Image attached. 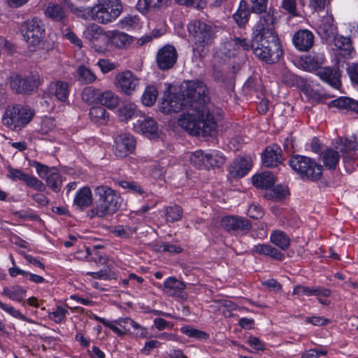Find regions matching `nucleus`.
Instances as JSON below:
<instances>
[{
	"label": "nucleus",
	"instance_id": "obj_1",
	"mask_svg": "<svg viewBox=\"0 0 358 358\" xmlns=\"http://www.w3.org/2000/svg\"><path fill=\"white\" fill-rule=\"evenodd\" d=\"M185 108L187 113L179 119L180 126L192 135H213L217 128L216 116L221 115V109L210 101L203 82H184L180 92L168 94L160 107L164 113H178Z\"/></svg>",
	"mask_w": 358,
	"mask_h": 358
},
{
	"label": "nucleus",
	"instance_id": "obj_2",
	"mask_svg": "<svg viewBox=\"0 0 358 358\" xmlns=\"http://www.w3.org/2000/svg\"><path fill=\"white\" fill-rule=\"evenodd\" d=\"M96 197V205L88 212V215L105 217L113 215L120 208L122 199L120 194L107 185H99L94 189Z\"/></svg>",
	"mask_w": 358,
	"mask_h": 358
},
{
	"label": "nucleus",
	"instance_id": "obj_3",
	"mask_svg": "<svg viewBox=\"0 0 358 358\" xmlns=\"http://www.w3.org/2000/svg\"><path fill=\"white\" fill-rule=\"evenodd\" d=\"M253 53L266 64L278 62L282 54L278 36H253Z\"/></svg>",
	"mask_w": 358,
	"mask_h": 358
},
{
	"label": "nucleus",
	"instance_id": "obj_4",
	"mask_svg": "<svg viewBox=\"0 0 358 358\" xmlns=\"http://www.w3.org/2000/svg\"><path fill=\"white\" fill-rule=\"evenodd\" d=\"M189 37L194 43L195 48L201 53H205L208 48L214 41L215 27L201 20L194 19L187 24Z\"/></svg>",
	"mask_w": 358,
	"mask_h": 358
},
{
	"label": "nucleus",
	"instance_id": "obj_5",
	"mask_svg": "<svg viewBox=\"0 0 358 358\" xmlns=\"http://www.w3.org/2000/svg\"><path fill=\"white\" fill-rule=\"evenodd\" d=\"M34 115L35 110L28 105L8 106L2 117V123L13 131H20L32 120Z\"/></svg>",
	"mask_w": 358,
	"mask_h": 358
},
{
	"label": "nucleus",
	"instance_id": "obj_6",
	"mask_svg": "<svg viewBox=\"0 0 358 358\" xmlns=\"http://www.w3.org/2000/svg\"><path fill=\"white\" fill-rule=\"evenodd\" d=\"M121 0H96L90 10L92 19L99 24H110L122 12Z\"/></svg>",
	"mask_w": 358,
	"mask_h": 358
},
{
	"label": "nucleus",
	"instance_id": "obj_7",
	"mask_svg": "<svg viewBox=\"0 0 358 358\" xmlns=\"http://www.w3.org/2000/svg\"><path fill=\"white\" fill-rule=\"evenodd\" d=\"M290 167L303 180L317 181L322 175V166L306 156L295 155L289 160Z\"/></svg>",
	"mask_w": 358,
	"mask_h": 358
},
{
	"label": "nucleus",
	"instance_id": "obj_8",
	"mask_svg": "<svg viewBox=\"0 0 358 358\" xmlns=\"http://www.w3.org/2000/svg\"><path fill=\"white\" fill-rule=\"evenodd\" d=\"M20 32L24 40L35 49L45 38V28L40 18L34 17L21 24Z\"/></svg>",
	"mask_w": 358,
	"mask_h": 358
},
{
	"label": "nucleus",
	"instance_id": "obj_9",
	"mask_svg": "<svg viewBox=\"0 0 358 358\" xmlns=\"http://www.w3.org/2000/svg\"><path fill=\"white\" fill-rule=\"evenodd\" d=\"M83 37L96 52L103 53L110 42V32H106L98 24H88L83 31Z\"/></svg>",
	"mask_w": 358,
	"mask_h": 358
},
{
	"label": "nucleus",
	"instance_id": "obj_10",
	"mask_svg": "<svg viewBox=\"0 0 358 358\" xmlns=\"http://www.w3.org/2000/svg\"><path fill=\"white\" fill-rule=\"evenodd\" d=\"M221 224L226 231L234 235H245L252 228V223L248 219L236 215L223 217Z\"/></svg>",
	"mask_w": 358,
	"mask_h": 358
},
{
	"label": "nucleus",
	"instance_id": "obj_11",
	"mask_svg": "<svg viewBox=\"0 0 358 358\" xmlns=\"http://www.w3.org/2000/svg\"><path fill=\"white\" fill-rule=\"evenodd\" d=\"M260 14L257 23L253 28V36H278L275 31L276 18L271 9L259 13Z\"/></svg>",
	"mask_w": 358,
	"mask_h": 358
},
{
	"label": "nucleus",
	"instance_id": "obj_12",
	"mask_svg": "<svg viewBox=\"0 0 358 358\" xmlns=\"http://www.w3.org/2000/svg\"><path fill=\"white\" fill-rule=\"evenodd\" d=\"M34 166L39 177L45 180L47 185L55 192H59L62 187V177L55 167H48L36 162Z\"/></svg>",
	"mask_w": 358,
	"mask_h": 358
},
{
	"label": "nucleus",
	"instance_id": "obj_13",
	"mask_svg": "<svg viewBox=\"0 0 358 358\" xmlns=\"http://www.w3.org/2000/svg\"><path fill=\"white\" fill-rule=\"evenodd\" d=\"M115 86L126 95H131L139 87V78L131 71L126 70L115 76Z\"/></svg>",
	"mask_w": 358,
	"mask_h": 358
},
{
	"label": "nucleus",
	"instance_id": "obj_14",
	"mask_svg": "<svg viewBox=\"0 0 358 358\" xmlns=\"http://www.w3.org/2000/svg\"><path fill=\"white\" fill-rule=\"evenodd\" d=\"M40 85L38 74H31L24 78L15 76L10 78V87L17 93L30 94L36 90Z\"/></svg>",
	"mask_w": 358,
	"mask_h": 358
},
{
	"label": "nucleus",
	"instance_id": "obj_15",
	"mask_svg": "<svg viewBox=\"0 0 358 358\" xmlns=\"http://www.w3.org/2000/svg\"><path fill=\"white\" fill-rule=\"evenodd\" d=\"M93 319L108 327L119 336H123L127 333L131 334V327L134 324V320L130 317H120L115 320L114 323L97 315H94Z\"/></svg>",
	"mask_w": 358,
	"mask_h": 358
},
{
	"label": "nucleus",
	"instance_id": "obj_16",
	"mask_svg": "<svg viewBox=\"0 0 358 358\" xmlns=\"http://www.w3.org/2000/svg\"><path fill=\"white\" fill-rule=\"evenodd\" d=\"M178 58L177 50L174 46L166 45L161 48L156 55V63L161 70H169L173 67Z\"/></svg>",
	"mask_w": 358,
	"mask_h": 358
},
{
	"label": "nucleus",
	"instance_id": "obj_17",
	"mask_svg": "<svg viewBox=\"0 0 358 358\" xmlns=\"http://www.w3.org/2000/svg\"><path fill=\"white\" fill-rule=\"evenodd\" d=\"M115 155L118 157H124L131 153L136 147V140L131 134H123L115 138Z\"/></svg>",
	"mask_w": 358,
	"mask_h": 358
},
{
	"label": "nucleus",
	"instance_id": "obj_18",
	"mask_svg": "<svg viewBox=\"0 0 358 358\" xmlns=\"http://www.w3.org/2000/svg\"><path fill=\"white\" fill-rule=\"evenodd\" d=\"M134 130L149 138H155L158 134V125L155 120L149 117H141L134 124Z\"/></svg>",
	"mask_w": 358,
	"mask_h": 358
},
{
	"label": "nucleus",
	"instance_id": "obj_19",
	"mask_svg": "<svg viewBox=\"0 0 358 358\" xmlns=\"http://www.w3.org/2000/svg\"><path fill=\"white\" fill-rule=\"evenodd\" d=\"M252 159L250 157H238L229 166L231 177L240 178L244 177L251 169Z\"/></svg>",
	"mask_w": 358,
	"mask_h": 358
},
{
	"label": "nucleus",
	"instance_id": "obj_20",
	"mask_svg": "<svg viewBox=\"0 0 358 358\" xmlns=\"http://www.w3.org/2000/svg\"><path fill=\"white\" fill-rule=\"evenodd\" d=\"M317 75L320 78L334 89L339 90L341 87V71L338 67H324L320 69Z\"/></svg>",
	"mask_w": 358,
	"mask_h": 358
},
{
	"label": "nucleus",
	"instance_id": "obj_21",
	"mask_svg": "<svg viewBox=\"0 0 358 358\" xmlns=\"http://www.w3.org/2000/svg\"><path fill=\"white\" fill-rule=\"evenodd\" d=\"M294 47L301 52L309 50L314 44V35L308 29H300L292 38Z\"/></svg>",
	"mask_w": 358,
	"mask_h": 358
},
{
	"label": "nucleus",
	"instance_id": "obj_22",
	"mask_svg": "<svg viewBox=\"0 0 358 358\" xmlns=\"http://www.w3.org/2000/svg\"><path fill=\"white\" fill-rule=\"evenodd\" d=\"M263 164L268 168L277 166L282 163L281 149L275 145H271L266 148L262 156Z\"/></svg>",
	"mask_w": 358,
	"mask_h": 358
},
{
	"label": "nucleus",
	"instance_id": "obj_23",
	"mask_svg": "<svg viewBox=\"0 0 358 358\" xmlns=\"http://www.w3.org/2000/svg\"><path fill=\"white\" fill-rule=\"evenodd\" d=\"M48 92L52 96H55L58 101L66 103L69 101L70 89L67 83L57 80L50 84Z\"/></svg>",
	"mask_w": 358,
	"mask_h": 358
},
{
	"label": "nucleus",
	"instance_id": "obj_24",
	"mask_svg": "<svg viewBox=\"0 0 358 358\" xmlns=\"http://www.w3.org/2000/svg\"><path fill=\"white\" fill-rule=\"evenodd\" d=\"M93 201L92 194L87 186L80 188L76 194L73 203L80 208L89 207Z\"/></svg>",
	"mask_w": 358,
	"mask_h": 358
},
{
	"label": "nucleus",
	"instance_id": "obj_25",
	"mask_svg": "<svg viewBox=\"0 0 358 358\" xmlns=\"http://www.w3.org/2000/svg\"><path fill=\"white\" fill-rule=\"evenodd\" d=\"M251 252L252 254L270 257L275 260H282L284 259V255L281 252L268 244H257L254 245Z\"/></svg>",
	"mask_w": 358,
	"mask_h": 358
},
{
	"label": "nucleus",
	"instance_id": "obj_26",
	"mask_svg": "<svg viewBox=\"0 0 358 358\" xmlns=\"http://www.w3.org/2000/svg\"><path fill=\"white\" fill-rule=\"evenodd\" d=\"M336 31L334 24V18L331 15L324 16L317 27V32L322 38H329L332 37Z\"/></svg>",
	"mask_w": 358,
	"mask_h": 358
},
{
	"label": "nucleus",
	"instance_id": "obj_27",
	"mask_svg": "<svg viewBox=\"0 0 358 358\" xmlns=\"http://www.w3.org/2000/svg\"><path fill=\"white\" fill-rule=\"evenodd\" d=\"M185 289V283L173 277H169L164 282V291L172 296H179Z\"/></svg>",
	"mask_w": 358,
	"mask_h": 358
},
{
	"label": "nucleus",
	"instance_id": "obj_28",
	"mask_svg": "<svg viewBox=\"0 0 358 358\" xmlns=\"http://www.w3.org/2000/svg\"><path fill=\"white\" fill-rule=\"evenodd\" d=\"M44 13L47 17L55 22H64L66 17L63 6L52 2L47 5Z\"/></svg>",
	"mask_w": 358,
	"mask_h": 358
},
{
	"label": "nucleus",
	"instance_id": "obj_29",
	"mask_svg": "<svg viewBox=\"0 0 358 358\" xmlns=\"http://www.w3.org/2000/svg\"><path fill=\"white\" fill-rule=\"evenodd\" d=\"M252 180L253 185L256 187L261 189L270 188L275 182L274 176L271 171L256 174L252 177Z\"/></svg>",
	"mask_w": 358,
	"mask_h": 358
},
{
	"label": "nucleus",
	"instance_id": "obj_30",
	"mask_svg": "<svg viewBox=\"0 0 358 358\" xmlns=\"http://www.w3.org/2000/svg\"><path fill=\"white\" fill-rule=\"evenodd\" d=\"M324 55L322 53H313L302 59V65L308 71L317 70L324 62Z\"/></svg>",
	"mask_w": 358,
	"mask_h": 358
},
{
	"label": "nucleus",
	"instance_id": "obj_31",
	"mask_svg": "<svg viewBox=\"0 0 358 358\" xmlns=\"http://www.w3.org/2000/svg\"><path fill=\"white\" fill-rule=\"evenodd\" d=\"M1 294L13 301L22 302L26 296L27 290L22 286L16 285L3 287Z\"/></svg>",
	"mask_w": 358,
	"mask_h": 358
},
{
	"label": "nucleus",
	"instance_id": "obj_32",
	"mask_svg": "<svg viewBox=\"0 0 358 358\" xmlns=\"http://www.w3.org/2000/svg\"><path fill=\"white\" fill-rule=\"evenodd\" d=\"M324 166L328 169H335L340 159L338 152L332 148L323 151L320 155Z\"/></svg>",
	"mask_w": 358,
	"mask_h": 358
},
{
	"label": "nucleus",
	"instance_id": "obj_33",
	"mask_svg": "<svg viewBox=\"0 0 358 358\" xmlns=\"http://www.w3.org/2000/svg\"><path fill=\"white\" fill-rule=\"evenodd\" d=\"M329 107L348 109L358 113V101L346 96H341L331 101L329 103Z\"/></svg>",
	"mask_w": 358,
	"mask_h": 358
},
{
	"label": "nucleus",
	"instance_id": "obj_34",
	"mask_svg": "<svg viewBox=\"0 0 358 358\" xmlns=\"http://www.w3.org/2000/svg\"><path fill=\"white\" fill-rule=\"evenodd\" d=\"M334 44L336 48L341 50L340 54L344 57L348 58L352 57L353 47L352 45L351 39L349 37L343 36H336L334 38Z\"/></svg>",
	"mask_w": 358,
	"mask_h": 358
},
{
	"label": "nucleus",
	"instance_id": "obj_35",
	"mask_svg": "<svg viewBox=\"0 0 358 358\" xmlns=\"http://www.w3.org/2000/svg\"><path fill=\"white\" fill-rule=\"evenodd\" d=\"M111 43L119 48H124L133 42V38L129 34L119 31L110 32Z\"/></svg>",
	"mask_w": 358,
	"mask_h": 358
},
{
	"label": "nucleus",
	"instance_id": "obj_36",
	"mask_svg": "<svg viewBox=\"0 0 358 358\" xmlns=\"http://www.w3.org/2000/svg\"><path fill=\"white\" fill-rule=\"evenodd\" d=\"M226 162V157L220 151L213 150L207 153V169L220 168Z\"/></svg>",
	"mask_w": 358,
	"mask_h": 358
},
{
	"label": "nucleus",
	"instance_id": "obj_37",
	"mask_svg": "<svg viewBox=\"0 0 358 358\" xmlns=\"http://www.w3.org/2000/svg\"><path fill=\"white\" fill-rule=\"evenodd\" d=\"M272 243L280 248L281 250H287L290 245L289 237L282 231H273L270 237Z\"/></svg>",
	"mask_w": 358,
	"mask_h": 358
},
{
	"label": "nucleus",
	"instance_id": "obj_38",
	"mask_svg": "<svg viewBox=\"0 0 358 358\" xmlns=\"http://www.w3.org/2000/svg\"><path fill=\"white\" fill-rule=\"evenodd\" d=\"M119 117L121 121H128L138 114L137 106L131 101H125L118 109Z\"/></svg>",
	"mask_w": 358,
	"mask_h": 358
},
{
	"label": "nucleus",
	"instance_id": "obj_39",
	"mask_svg": "<svg viewBox=\"0 0 358 358\" xmlns=\"http://www.w3.org/2000/svg\"><path fill=\"white\" fill-rule=\"evenodd\" d=\"M90 116L94 123L104 125L109 120V114L101 106L92 107L90 110Z\"/></svg>",
	"mask_w": 358,
	"mask_h": 358
},
{
	"label": "nucleus",
	"instance_id": "obj_40",
	"mask_svg": "<svg viewBox=\"0 0 358 358\" xmlns=\"http://www.w3.org/2000/svg\"><path fill=\"white\" fill-rule=\"evenodd\" d=\"M119 101V97L115 92L110 90H106L103 92H101L99 103L112 109L118 106Z\"/></svg>",
	"mask_w": 358,
	"mask_h": 358
},
{
	"label": "nucleus",
	"instance_id": "obj_41",
	"mask_svg": "<svg viewBox=\"0 0 358 358\" xmlns=\"http://www.w3.org/2000/svg\"><path fill=\"white\" fill-rule=\"evenodd\" d=\"M101 90L93 87H86L82 92V99L86 103L91 105L99 103Z\"/></svg>",
	"mask_w": 358,
	"mask_h": 358
},
{
	"label": "nucleus",
	"instance_id": "obj_42",
	"mask_svg": "<svg viewBox=\"0 0 358 358\" xmlns=\"http://www.w3.org/2000/svg\"><path fill=\"white\" fill-rule=\"evenodd\" d=\"M76 77L83 84L92 83L96 79V75L90 69L84 66H80L77 69Z\"/></svg>",
	"mask_w": 358,
	"mask_h": 358
},
{
	"label": "nucleus",
	"instance_id": "obj_43",
	"mask_svg": "<svg viewBox=\"0 0 358 358\" xmlns=\"http://www.w3.org/2000/svg\"><path fill=\"white\" fill-rule=\"evenodd\" d=\"M183 214L182 208L178 205L167 206L164 210L166 221L173 223L181 220Z\"/></svg>",
	"mask_w": 358,
	"mask_h": 358
},
{
	"label": "nucleus",
	"instance_id": "obj_44",
	"mask_svg": "<svg viewBox=\"0 0 358 358\" xmlns=\"http://www.w3.org/2000/svg\"><path fill=\"white\" fill-rule=\"evenodd\" d=\"M136 227H132L129 225L119 224L113 227L110 232L120 238H129L136 234Z\"/></svg>",
	"mask_w": 358,
	"mask_h": 358
},
{
	"label": "nucleus",
	"instance_id": "obj_45",
	"mask_svg": "<svg viewBox=\"0 0 358 358\" xmlns=\"http://www.w3.org/2000/svg\"><path fill=\"white\" fill-rule=\"evenodd\" d=\"M158 96V90L154 85H148L145 87L141 97L143 105L152 106L155 104Z\"/></svg>",
	"mask_w": 358,
	"mask_h": 358
},
{
	"label": "nucleus",
	"instance_id": "obj_46",
	"mask_svg": "<svg viewBox=\"0 0 358 358\" xmlns=\"http://www.w3.org/2000/svg\"><path fill=\"white\" fill-rule=\"evenodd\" d=\"M191 164L199 169H207V153L201 150H198L191 154Z\"/></svg>",
	"mask_w": 358,
	"mask_h": 358
},
{
	"label": "nucleus",
	"instance_id": "obj_47",
	"mask_svg": "<svg viewBox=\"0 0 358 358\" xmlns=\"http://www.w3.org/2000/svg\"><path fill=\"white\" fill-rule=\"evenodd\" d=\"M180 332L189 338L199 340H206L208 338V335L206 332L189 325L182 327L180 328Z\"/></svg>",
	"mask_w": 358,
	"mask_h": 358
},
{
	"label": "nucleus",
	"instance_id": "obj_48",
	"mask_svg": "<svg viewBox=\"0 0 358 358\" xmlns=\"http://www.w3.org/2000/svg\"><path fill=\"white\" fill-rule=\"evenodd\" d=\"M119 24L122 29H136L140 26V18L137 15H128L122 18Z\"/></svg>",
	"mask_w": 358,
	"mask_h": 358
},
{
	"label": "nucleus",
	"instance_id": "obj_49",
	"mask_svg": "<svg viewBox=\"0 0 358 358\" xmlns=\"http://www.w3.org/2000/svg\"><path fill=\"white\" fill-rule=\"evenodd\" d=\"M0 308H1L6 313H7L8 314L13 316L15 318L27 322L29 323L34 322L31 319L27 317L22 313H21L20 310L15 309L13 306L10 305L3 303L1 301H0Z\"/></svg>",
	"mask_w": 358,
	"mask_h": 358
},
{
	"label": "nucleus",
	"instance_id": "obj_50",
	"mask_svg": "<svg viewBox=\"0 0 358 358\" xmlns=\"http://www.w3.org/2000/svg\"><path fill=\"white\" fill-rule=\"evenodd\" d=\"M68 310L63 306H58L49 313V318L56 323H62L66 318Z\"/></svg>",
	"mask_w": 358,
	"mask_h": 358
},
{
	"label": "nucleus",
	"instance_id": "obj_51",
	"mask_svg": "<svg viewBox=\"0 0 358 358\" xmlns=\"http://www.w3.org/2000/svg\"><path fill=\"white\" fill-rule=\"evenodd\" d=\"M86 275L91 276L94 279L99 280H110L115 278V273H113L109 267L101 269L97 272H87Z\"/></svg>",
	"mask_w": 358,
	"mask_h": 358
},
{
	"label": "nucleus",
	"instance_id": "obj_52",
	"mask_svg": "<svg viewBox=\"0 0 358 358\" xmlns=\"http://www.w3.org/2000/svg\"><path fill=\"white\" fill-rule=\"evenodd\" d=\"M305 94L313 103H320L326 97L317 89L308 86L305 89Z\"/></svg>",
	"mask_w": 358,
	"mask_h": 358
},
{
	"label": "nucleus",
	"instance_id": "obj_53",
	"mask_svg": "<svg viewBox=\"0 0 358 358\" xmlns=\"http://www.w3.org/2000/svg\"><path fill=\"white\" fill-rule=\"evenodd\" d=\"M163 0H138V8L144 12L161 6Z\"/></svg>",
	"mask_w": 358,
	"mask_h": 358
},
{
	"label": "nucleus",
	"instance_id": "obj_54",
	"mask_svg": "<svg viewBox=\"0 0 358 358\" xmlns=\"http://www.w3.org/2000/svg\"><path fill=\"white\" fill-rule=\"evenodd\" d=\"M287 194V189L282 185H277L273 188L267 196L269 199H274L275 201H280L284 199Z\"/></svg>",
	"mask_w": 358,
	"mask_h": 358
},
{
	"label": "nucleus",
	"instance_id": "obj_55",
	"mask_svg": "<svg viewBox=\"0 0 358 358\" xmlns=\"http://www.w3.org/2000/svg\"><path fill=\"white\" fill-rule=\"evenodd\" d=\"M131 328L132 331H131V334L134 335L136 338H148L150 337L148 329L141 326L136 322L134 321V324Z\"/></svg>",
	"mask_w": 358,
	"mask_h": 358
},
{
	"label": "nucleus",
	"instance_id": "obj_56",
	"mask_svg": "<svg viewBox=\"0 0 358 358\" xmlns=\"http://www.w3.org/2000/svg\"><path fill=\"white\" fill-rule=\"evenodd\" d=\"M24 182L28 187L39 192H43L46 188L42 181L36 178V177L31 176L29 175L27 176Z\"/></svg>",
	"mask_w": 358,
	"mask_h": 358
},
{
	"label": "nucleus",
	"instance_id": "obj_57",
	"mask_svg": "<svg viewBox=\"0 0 358 358\" xmlns=\"http://www.w3.org/2000/svg\"><path fill=\"white\" fill-rule=\"evenodd\" d=\"M96 65L99 66L101 71L104 74L113 71L114 69H115L117 67V65L115 63L112 62L109 59H99Z\"/></svg>",
	"mask_w": 358,
	"mask_h": 358
},
{
	"label": "nucleus",
	"instance_id": "obj_58",
	"mask_svg": "<svg viewBox=\"0 0 358 358\" xmlns=\"http://www.w3.org/2000/svg\"><path fill=\"white\" fill-rule=\"evenodd\" d=\"M118 184L120 187L124 189H128L133 192L138 193L139 194H142L143 193V190L141 187L134 181H129V180H120Z\"/></svg>",
	"mask_w": 358,
	"mask_h": 358
},
{
	"label": "nucleus",
	"instance_id": "obj_59",
	"mask_svg": "<svg viewBox=\"0 0 358 358\" xmlns=\"http://www.w3.org/2000/svg\"><path fill=\"white\" fill-rule=\"evenodd\" d=\"M224 48L226 50L225 54L229 57H232L237 55L240 50L236 37L228 41L224 45Z\"/></svg>",
	"mask_w": 358,
	"mask_h": 358
},
{
	"label": "nucleus",
	"instance_id": "obj_60",
	"mask_svg": "<svg viewBox=\"0 0 358 358\" xmlns=\"http://www.w3.org/2000/svg\"><path fill=\"white\" fill-rule=\"evenodd\" d=\"M157 250L161 252H170V253H180L182 252V248L179 245L167 243H162L157 245Z\"/></svg>",
	"mask_w": 358,
	"mask_h": 358
},
{
	"label": "nucleus",
	"instance_id": "obj_61",
	"mask_svg": "<svg viewBox=\"0 0 358 358\" xmlns=\"http://www.w3.org/2000/svg\"><path fill=\"white\" fill-rule=\"evenodd\" d=\"M346 71L352 83L358 85V64L352 63L349 64Z\"/></svg>",
	"mask_w": 358,
	"mask_h": 358
},
{
	"label": "nucleus",
	"instance_id": "obj_62",
	"mask_svg": "<svg viewBox=\"0 0 358 358\" xmlns=\"http://www.w3.org/2000/svg\"><path fill=\"white\" fill-rule=\"evenodd\" d=\"M55 127V120L52 118H45L41 123V129L38 132L42 135L47 134L50 131L53 130Z\"/></svg>",
	"mask_w": 358,
	"mask_h": 358
},
{
	"label": "nucleus",
	"instance_id": "obj_63",
	"mask_svg": "<svg viewBox=\"0 0 358 358\" xmlns=\"http://www.w3.org/2000/svg\"><path fill=\"white\" fill-rule=\"evenodd\" d=\"M281 7L292 16H297L296 0H282Z\"/></svg>",
	"mask_w": 358,
	"mask_h": 358
},
{
	"label": "nucleus",
	"instance_id": "obj_64",
	"mask_svg": "<svg viewBox=\"0 0 358 358\" xmlns=\"http://www.w3.org/2000/svg\"><path fill=\"white\" fill-rule=\"evenodd\" d=\"M213 76L216 81L220 83H224L227 78V73L223 69L216 64L213 66Z\"/></svg>",
	"mask_w": 358,
	"mask_h": 358
}]
</instances>
